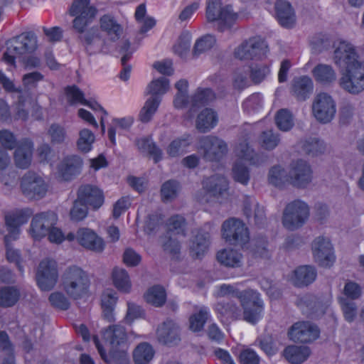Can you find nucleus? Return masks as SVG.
<instances>
[{
	"mask_svg": "<svg viewBox=\"0 0 364 364\" xmlns=\"http://www.w3.org/2000/svg\"><path fill=\"white\" fill-rule=\"evenodd\" d=\"M358 58L354 47L346 41H341L334 51L335 63L341 73L340 86L351 94L364 90V65Z\"/></svg>",
	"mask_w": 364,
	"mask_h": 364,
	"instance_id": "nucleus-1",
	"label": "nucleus"
},
{
	"mask_svg": "<svg viewBox=\"0 0 364 364\" xmlns=\"http://www.w3.org/2000/svg\"><path fill=\"white\" fill-rule=\"evenodd\" d=\"M102 335L105 341L111 346L108 354L97 336L93 337V341L104 362L107 364H129L126 328L119 324L112 325L104 329Z\"/></svg>",
	"mask_w": 364,
	"mask_h": 364,
	"instance_id": "nucleus-2",
	"label": "nucleus"
},
{
	"mask_svg": "<svg viewBox=\"0 0 364 364\" xmlns=\"http://www.w3.org/2000/svg\"><path fill=\"white\" fill-rule=\"evenodd\" d=\"M312 171L310 165L303 159L294 161L291 164V170L287 174L280 166H272L269 171L268 181L272 186L280 189L287 184L304 188L311 181Z\"/></svg>",
	"mask_w": 364,
	"mask_h": 364,
	"instance_id": "nucleus-3",
	"label": "nucleus"
},
{
	"mask_svg": "<svg viewBox=\"0 0 364 364\" xmlns=\"http://www.w3.org/2000/svg\"><path fill=\"white\" fill-rule=\"evenodd\" d=\"M220 292L223 296L230 295L238 299L242 308L243 320L255 325L262 319L264 312V304L259 294L250 289L240 291L230 284H222Z\"/></svg>",
	"mask_w": 364,
	"mask_h": 364,
	"instance_id": "nucleus-4",
	"label": "nucleus"
},
{
	"mask_svg": "<svg viewBox=\"0 0 364 364\" xmlns=\"http://www.w3.org/2000/svg\"><path fill=\"white\" fill-rule=\"evenodd\" d=\"M57 220V214L53 211L48 210L37 213L33 216L31 223V235L36 240H40L48 236L50 242L61 244L65 237L62 230L55 227Z\"/></svg>",
	"mask_w": 364,
	"mask_h": 364,
	"instance_id": "nucleus-5",
	"label": "nucleus"
},
{
	"mask_svg": "<svg viewBox=\"0 0 364 364\" xmlns=\"http://www.w3.org/2000/svg\"><path fill=\"white\" fill-rule=\"evenodd\" d=\"M169 89L168 79L161 77L153 80L147 86L145 95H151L139 113V120L146 124L151 122L157 112L161 102V95Z\"/></svg>",
	"mask_w": 364,
	"mask_h": 364,
	"instance_id": "nucleus-6",
	"label": "nucleus"
},
{
	"mask_svg": "<svg viewBox=\"0 0 364 364\" xmlns=\"http://www.w3.org/2000/svg\"><path fill=\"white\" fill-rule=\"evenodd\" d=\"M63 286L70 298L78 300L88 294L90 281L82 269L73 265L68 267L63 273Z\"/></svg>",
	"mask_w": 364,
	"mask_h": 364,
	"instance_id": "nucleus-7",
	"label": "nucleus"
},
{
	"mask_svg": "<svg viewBox=\"0 0 364 364\" xmlns=\"http://www.w3.org/2000/svg\"><path fill=\"white\" fill-rule=\"evenodd\" d=\"M186 220L181 215L171 216L165 223L166 233L163 236V250L172 255L180 254L181 244L178 236L186 235Z\"/></svg>",
	"mask_w": 364,
	"mask_h": 364,
	"instance_id": "nucleus-8",
	"label": "nucleus"
},
{
	"mask_svg": "<svg viewBox=\"0 0 364 364\" xmlns=\"http://www.w3.org/2000/svg\"><path fill=\"white\" fill-rule=\"evenodd\" d=\"M205 14L208 22H218V30L220 32L230 29L238 17L231 6L223 7L221 0H207Z\"/></svg>",
	"mask_w": 364,
	"mask_h": 364,
	"instance_id": "nucleus-9",
	"label": "nucleus"
},
{
	"mask_svg": "<svg viewBox=\"0 0 364 364\" xmlns=\"http://www.w3.org/2000/svg\"><path fill=\"white\" fill-rule=\"evenodd\" d=\"M90 0H74L69 9V15L75 17L73 27L78 33H83L95 17L97 9L90 6Z\"/></svg>",
	"mask_w": 364,
	"mask_h": 364,
	"instance_id": "nucleus-10",
	"label": "nucleus"
},
{
	"mask_svg": "<svg viewBox=\"0 0 364 364\" xmlns=\"http://www.w3.org/2000/svg\"><path fill=\"white\" fill-rule=\"evenodd\" d=\"M269 48L259 36H253L243 41L235 50L234 55L240 60H259L267 58Z\"/></svg>",
	"mask_w": 364,
	"mask_h": 364,
	"instance_id": "nucleus-11",
	"label": "nucleus"
},
{
	"mask_svg": "<svg viewBox=\"0 0 364 364\" xmlns=\"http://www.w3.org/2000/svg\"><path fill=\"white\" fill-rule=\"evenodd\" d=\"M222 236L226 242L244 248L250 241V232L245 224L240 219L230 218L222 225Z\"/></svg>",
	"mask_w": 364,
	"mask_h": 364,
	"instance_id": "nucleus-12",
	"label": "nucleus"
},
{
	"mask_svg": "<svg viewBox=\"0 0 364 364\" xmlns=\"http://www.w3.org/2000/svg\"><path fill=\"white\" fill-rule=\"evenodd\" d=\"M309 217V205L301 200H294L287 205L283 213L282 224L287 230H294L301 227Z\"/></svg>",
	"mask_w": 364,
	"mask_h": 364,
	"instance_id": "nucleus-13",
	"label": "nucleus"
},
{
	"mask_svg": "<svg viewBox=\"0 0 364 364\" xmlns=\"http://www.w3.org/2000/svg\"><path fill=\"white\" fill-rule=\"evenodd\" d=\"M199 149L203 151V159L210 162H220L228 153V144L214 136H203L198 139Z\"/></svg>",
	"mask_w": 364,
	"mask_h": 364,
	"instance_id": "nucleus-14",
	"label": "nucleus"
},
{
	"mask_svg": "<svg viewBox=\"0 0 364 364\" xmlns=\"http://www.w3.org/2000/svg\"><path fill=\"white\" fill-rule=\"evenodd\" d=\"M20 186L23 194L29 199H41L48 191V185L43 178L32 171L23 176Z\"/></svg>",
	"mask_w": 364,
	"mask_h": 364,
	"instance_id": "nucleus-15",
	"label": "nucleus"
},
{
	"mask_svg": "<svg viewBox=\"0 0 364 364\" xmlns=\"http://www.w3.org/2000/svg\"><path fill=\"white\" fill-rule=\"evenodd\" d=\"M58 279V264L54 259L46 258L41 261L36 272V282L42 291H50Z\"/></svg>",
	"mask_w": 364,
	"mask_h": 364,
	"instance_id": "nucleus-16",
	"label": "nucleus"
},
{
	"mask_svg": "<svg viewBox=\"0 0 364 364\" xmlns=\"http://www.w3.org/2000/svg\"><path fill=\"white\" fill-rule=\"evenodd\" d=\"M319 335V328L316 325L304 321L294 323L288 331L289 338L296 343H311L316 340Z\"/></svg>",
	"mask_w": 364,
	"mask_h": 364,
	"instance_id": "nucleus-17",
	"label": "nucleus"
},
{
	"mask_svg": "<svg viewBox=\"0 0 364 364\" xmlns=\"http://www.w3.org/2000/svg\"><path fill=\"white\" fill-rule=\"evenodd\" d=\"M312 251L315 261L320 267L330 268L336 260L333 245L329 239L318 237L312 244Z\"/></svg>",
	"mask_w": 364,
	"mask_h": 364,
	"instance_id": "nucleus-18",
	"label": "nucleus"
},
{
	"mask_svg": "<svg viewBox=\"0 0 364 364\" xmlns=\"http://www.w3.org/2000/svg\"><path fill=\"white\" fill-rule=\"evenodd\" d=\"M315 118L321 123H328L333 118L336 109V103L331 96L322 92L317 95L312 105Z\"/></svg>",
	"mask_w": 364,
	"mask_h": 364,
	"instance_id": "nucleus-19",
	"label": "nucleus"
},
{
	"mask_svg": "<svg viewBox=\"0 0 364 364\" xmlns=\"http://www.w3.org/2000/svg\"><path fill=\"white\" fill-rule=\"evenodd\" d=\"M33 215L31 208H21L7 213L4 216L5 224L9 233L13 240H17L20 234L21 225L28 223Z\"/></svg>",
	"mask_w": 364,
	"mask_h": 364,
	"instance_id": "nucleus-20",
	"label": "nucleus"
},
{
	"mask_svg": "<svg viewBox=\"0 0 364 364\" xmlns=\"http://www.w3.org/2000/svg\"><path fill=\"white\" fill-rule=\"evenodd\" d=\"M202 183L205 191L218 199L224 198L228 195L229 183L224 176L215 174L205 177Z\"/></svg>",
	"mask_w": 364,
	"mask_h": 364,
	"instance_id": "nucleus-21",
	"label": "nucleus"
},
{
	"mask_svg": "<svg viewBox=\"0 0 364 364\" xmlns=\"http://www.w3.org/2000/svg\"><path fill=\"white\" fill-rule=\"evenodd\" d=\"M77 198L92 210L99 209L105 202L102 191L90 184L82 185L79 188Z\"/></svg>",
	"mask_w": 364,
	"mask_h": 364,
	"instance_id": "nucleus-22",
	"label": "nucleus"
},
{
	"mask_svg": "<svg viewBox=\"0 0 364 364\" xmlns=\"http://www.w3.org/2000/svg\"><path fill=\"white\" fill-rule=\"evenodd\" d=\"M76 238L79 245L87 250L102 252L105 249V244L103 239L89 228H79L77 231Z\"/></svg>",
	"mask_w": 364,
	"mask_h": 364,
	"instance_id": "nucleus-23",
	"label": "nucleus"
},
{
	"mask_svg": "<svg viewBox=\"0 0 364 364\" xmlns=\"http://www.w3.org/2000/svg\"><path fill=\"white\" fill-rule=\"evenodd\" d=\"M34 145L33 141L27 138L19 141L14 153V160L16 166L21 169L28 168L31 164Z\"/></svg>",
	"mask_w": 364,
	"mask_h": 364,
	"instance_id": "nucleus-24",
	"label": "nucleus"
},
{
	"mask_svg": "<svg viewBox=\"0 0 364 364\" xmlns=\"http://www.w3.org/2000/svg\"><path fill=\"white\" fill-rule=\"evenodd\" d=\"M83 161L80 156L68 155L58 166L59 174L64 181H70L80 173Z\"/></svg>",
	"mask_w": 364,
	"mask_h": 364,
	"instance_id": "nucleus-25",
	"label": "nucleus"
},
{
	"mask_svg": "<svg viewBox=\"0 0 364 364\" xmlns=\"http://www.w3.org/2000/svg\"><path fill=\"white\" fill-rule=\"evenodd\" d=\"M214 311L221 322L239 320L242 316V309L230 299L218 302L214 306Z\"/></svg>",
	"mask_w": 364,
	"mask_h": 364,
	"instance_id": "nucleus-26",
	"label": "nucleus"
},
{
	"mask_svg": "<svg viewBox=\"0 0 364 364\" xmlns=\"http://www.w3.org/2000/svg\"><path fill=\"white\" fill-rule=\"evenodd\" d=\"M210 235L209 232L198 230L191 240L190 255L194 259H201L209 250Z\"/></svg>",
	"mask_w": 364,
	"mask_h": 364,
	"instance_id": "nucleus-27",
	"label": "nucleus"
},
{
	"mask_svg": "<svg viewBox=\"0 0 364 364\" xmlns=\"http://www.w3.org/2000/svg\"><path fill=\"white\" fill-rule=\"evenodd\" d=\"M160 342L173 346L177 345L180 341V329L178 326L172 320L165 321L157 330Z\"/></svg>",
	"mask_w": 364,
	"mask_h": 364,
	"instance_id": "nucleus-28",
	"label": "nucleus"
},
{
	"mask_svg": "<svg viewBox=\"0 0 364 364\" xmlns=\"http://www.w3.org/2000/svg\"><path fill=\"white\" fill-rule=\"evenodd\" d=\"M275 17L284 28H292L296 22L295 13L291 4L285 0H277L274 6Z\"/></svg>",
	"mask_w": 364,
	"mask_h": 364,
	"instance_id": "nucleus-29",
	"label": "nucleus"
},
{
	"mask_svg": "<svg viewBox=\"0 0 364 364\" xmlns=\"http://www.w3.org/2000/svg\"><path fill=\"white\" fill-rule=\"evenodd\" d=\"M212 94L210 88L198 87L190 97V107L186 114V118L187 119H192L199 109L208 105Z\"/></svg>",
	"mask_w": 364,
	"mask_h": 364,
	"instance_id": "nucleus-30",
	"label": "nucleus"
},
{
	"mask_svg": "<svg viewBox=\"0 0 364 364\" xmlns=\"http://www.w3.org/2000/svg\"><path fill=\"white\" fill-rule=\"evenodd\" d=\"M317 276L315 267L311 265L298 267L292 276V282L295 287H303L313 283Z\"/></svg>",
	"mask_w": 364,
	"mask_h": 364,
	"instance_id": "nucleus-31",
	"label": "nucleus"
},
{
	"mask_svg": "<svg viewBox=\"0 0 364 364\" xmlns=\"http://www.w3.org/2000/svg\"><path fill=\"white\" fill-rule=\"evenodd\" d=\"M118 300L117 293L111 289H105L101 296V307L104 319L113 322L114 318V309Z\"/></svg>",
	"mask_w": 364,
	"mask_h": 364,
	"instance_id": "nucleus-32",
	"label": "nucleus"
},
{
	"mask_svg": "<svg viewBox=\"0 0 364 364\" xmlns=\"http://www.w3.org/2000/svg\"><path fill=\"white\" fill-rule=\"evenodd\" d=\"M313 89V81L307 75L296 77L292 82V92L298 100L304 101L309 98Z\"/></svg>",
	"mask_w": 364,
	"mask_h": 364,
	"instance_id": "nucleus-33",
	"label": "nucleus"
},
{
	"mask_svg": "<svg viewBox=\"0 0 364 364\" xmlns=\"http://www.w3.org/2000/svg\"><path fill=\"white\" fill-rule=\"evenodd\" d=\"M218 122L217 112L211 108H205L197 116L196 127L200 132L206 133L213 129Z\"/></svg>",
	"mask_w": 364,
	"mask_h": 364,
	"instance_id": "nucleus-34",
	"label": "nucleus"
},
{
	"mask_svg": "<svg viewBox=\"0 0 364 364\" xmlns=\"http://www.w3.org/2000/svg\"><path fill=\"white\" fill-rule=\"evenodd\" d=\"M100 26L112 41H117L122 33V26L117 23L114 16L105 14L100 18Z\"/></svg>",
	"mask_w": 364,
	"mask_h": 364,
	"instance_id": "nucleus-35",
	"label": "nucleus"
},
{
	"mask_svg": "<svg viewBox=\"0 0 364 364\" xmlns=\"http://www.w3.org/2000/svg\"><path fill=\"white\" fill-rule=\"evenodd\" d=\"M218 262L227 267L237 268L242 265L243 256L240 252L230 249H223L216 254Z\"/></svg>",
	"mask_w": 364,
	"mask_h": 364,
	"instance_id": "nucleus-36",
	"label": "nucleus"
},
{
	"mask_svg": "<svg viewBox=\"0 0 364 364\" xmlns=\"http://www.w3.org/2000/svg\"><path fill=\"white\" fill-rule=\"evenodd\" d=\"M311 354V350L307 346L289 345L285 347L283 355L291 364H301L306 361Z\"/></svg>",
	"mask_w": 364,
	"mask_h": 364,
	"instance_id": "nucleus-37",
	"label": "nucleus"
},
{
	"mask_svg": "<svg viewBox=\"0 0 364 364\" xmlns=\"http://www.w3.org/2000/svg\"><path fill=\"white\" fill-rule=\"evenodd\" d=\"M192 144L191 134H184L183 136L172 140L166 148V152L170 157H178L188 152V148Z\"/></svg>",
	"mask_w": 364,
	"mask_h": 364,
	"instance_id": "nucleus-38",
	"label": "nucleus"
},
{
	"mask_svg": "<svg viewBox=\"0 0 364 364\" xmlns=\"http://www.w3.org/2000/svg\"><path fill=\"white\" fill-rule=\"evenodd\" d=\"M136 144L141 151L146 152L150 157H152L155 164L162 160V150L153 141L151 135L138 139Z\"/></svg>",
	"mask_w": 364,
	"mask_h": 364,
	"instance_id": "nucleus-39",
	"label": "nucleus"
},
{
	"mask_svg": "<svg viewBox=\"0 0 364 364\" xmlns=\"http://www.w3.org/2000/svg\"><path fill=\"white\" fill-rule=\"evenodd\" d=\"M312 74L316 82L323 85H331L336 80L333 68L323 63L316 65L312 70Z\"/></svg>",
	"mask_w": 364,
	"mask_h": 364,
	"instance_id": "nucleus-40",
	"label": "nucleus"
},
{
	"mask_svg": "<svg viewBox=\"0 0 364 364\" xmlns=\"http://www.w3.org/2000/svg\"><path fill=\"white\" fill-rule=\"evenodd\" d=\"M210 317V312L208 307L202 306L198 311L189 317V328L193 333L203 331L204 326Z\"/></svg>",
	"mask_w": 364,
	"mask_h": 364,
	"instance_id": "nucleus-41",
	"label": "nucleus"
},
{
	"mask_svg": "<svg viewBox=\"0 0 364 364\" xmlns=\"http://www.w3.org/2000/svg\"><path fill=\"white\" fill-rule=\"evenodd\" d=\"M155 350L147 342L139 343L133 351V360L135 364H148L154 358Z\"/></svg>",
	"mask_w": 364,
	"mask_h": 364,
	"instance_id": "nucleus-42",
	"label": "nucleus"
},
{
	"mask_svg": "<svg viewBox=\"0 0 364 364\" xmlns=\"http://www.w3.org/2000/svg\"><path fill=\"white\" fill-rule=\"evenodd\" d=\"M145 301L156 307L162 306L166 301V292L161 285H154L144 295Z\"/></svg>",
	"mask_w": 364,
	"mask_h": 364,
	"instance_id": "nucleus-43",
	"label": "nucleus"
},
{
	"mask_svg": "<svg viewBox=\"0 0 364 364\" xmlns=\"http://www.w3.org/2000/svg\"><path fill=\"white\" fill-rule=\"evenodd\" d=\"M21 297L19 289L16 287L6 286L0 288V306L4 308L12 307L18 301Z\"/></svg>",
	"mask_w": 364,
	"mask_h": 364,
	"instance_id": "nucleus-44",
	"label": "nucleus"
},
{
	"mask_svg": "<svg viewBox=\"0 0 364 364\" xmlns=\"http://www.w3.org/2000/svg\"><path fill=\"white\" fill-rule=\"evenodd\" d=\"M112 278L114 287L124 293H129L132 284L127 272L124 269L114 267L112 270Z\"/></svg>",
	"mask_w": 364,
	"mask_h": 364,
	"instance_id": "nucleus-45",
	"label": "nucleus"
},
{
	"mask_svg": "<svg viewBox=\"0 0 364 364\" xmlns=\"http://www.w3.org/2000/svg\"><path fill=\"white\" fill-rule=\"evenodd\" d=\"M164 215L158 211L149 214L144 223V232L149 235L156 233L164 225Z\"/></svg>",
	"mask_w": 364,
	"mask_h": 364,
	"instance_id": "nucleus-46",
	"label": "nucleus"
},
{
	"mask_svg": "<svg viewBox=\"0 0 364 364\" xmlns=\"http://www.w3.org/2000/svg\"><path fill=\"white\" fill-rule=\"evenodd\" d=\"M262 95L259 92H255L247 97L242 104L244 113L253 114L258 112L262 107Z\"/></svg>",
	"mask_w": 364,
	"mask_h": 364,
	"instance_id": "nucleus-47",
	"label": "nucleus"
},
{
	"mask_svg": "<svg viewBox=\"0 0 364 364\" xmlns=\"http://www.w3.org/2000/svg\"><path fill=\"white\" fill-rule=\"evenodd\" d=\"M14 240L11 238V235L4 236V244L6 247V259L10 263H14L17 269L21 273L23 272V267L22 265V259L21 252L18 250H14L11 246V242Z\"/></svg>",
	"mask_w": 364,
	"mask_h": 364,
	"instance_id": "nucleus-48",
	"label": "nucleus"
},
{
	"mask_svg": "<svg viewBox=\"0 0 364 364\" xmlns=\"http://www.w3.org/2000/svg\"><path fill=\"white\" fill-rule=\"evenodd\" d=\"M180 188L179 182L170 179L165 181L161 188V195L163 202L166 203L175 199Z\"/></svg>",
	"mask_w": 364,
	"mask_h": 364,
	"instance_id": "nucleus-49",
	"label": "nucleus"
},
{
	"mask_svg": "<svg viewBox=\"0 0 364 364\" xmlns=\"http://www.w3.org/2000/svg\"><path fill=\"white\" fill-rule=\"evenodd\" d=\"M95 140V136L91 130L82 129L79 132V138L77 141V149L81 152L87 153L92 150Z\"/></svg>",
	"mask_w": 364,
	"mask_h": 364,
	"instance_id": "nucleus-50",
	"label": "nucleus"
},
{
	"mask_svg": "<svg viewBox=\"0 0 364 364\" xmlns=\"http://www.w3.org/2000/svg\"><path fill=\"white\" fill-rule=\"evenodd\" d=\"M280 142V136L272 129L263 131L259 137L261 147L265 150L274 149Z\"/></svg>",
	"mask_w": 364,
	"mask_h": 364,
	"instance_id": "nucleus-51",
	"label": "nucleus"
},
{
	"mask_svg": "<svg viewBox=\"0 0 364 364\" xmlns=\"http://www.w3.org/2000/svg\"><path fill=\"white\" fill-rule=\"evenodd\" d=\"M275 122L279 129L287 132L294 127L293 115L287 109H281L276 114Z\"/></svg>",
	"mask_w": 364,
	"mask_h": 364,
	"instance_id": "nucleus-52",
	"label": "nucleus"
},
{
	"mask_svg": "<svg viewBox=\"0 0 364 364\" xmlns=\"http://www.w3.org/2000/svg\"><path fill=\"white\" fill-rule=\"evenodd\" d=\"M14 43H21V46L19 48V50L23 52H28L33 50L36 47L37 40L36 37L33 32L23 33L13 40Z\"/></svg>",
	"mask_w": 364,
	"mask_h": 364,
	"instance_id": "nucleus-53",
	"label": "nucleus"
},
{
	"mask_svg": "<svg viewBox=\"0 0 364 364\" xmlns=\"http://www.w3.org/2000/svg\"><path fill=\"white\" fill-rule=\"evenodd\" d=\"M65 94L70 105L87 104V100L85 98L84 93L75 85L65 87Z\"/></svg>",
	"mask_w": 364,
	"mask_h": 364,
	"instance_id": "nucleus-54",
	"label": "nucleus"
},
{
	"mask_svg": "<svg viewBox=\"0 0 364 364\" xmlns=\"http://www.w3.org/2000/svg\"><path fill=\"white\" fill-rule=\"evenodd\" d=\"M302 149L308 155L318 156L325 151L326 145L318 138H310L304 142Z\"/></svg>",
	"mask_w": 364,
	"mask_h": 364,
	"instance_id": "nucleus-55",
	"label": "nucleus"
},
{
	"mask_svg": "<svg viewBox=\"0 0 364 364\" xmlns=\"http://www.w3.org/2000/svg\"><path fill=\"white\" fill-rule=\"evenodd\" d=\"M216 39L213 35L206 34L198 39L194 45L193 53L198 55L210 49L215 44Z\"/></svg>",
	"mask_w": 364,
	"mask_h": 364,
	"instance_id": "nucleus-56",
	"label": "nucleus"
},
{
	"mask_svg": "<svg viewBox=\"0 0 364 364\" xmlns=\"http://www.w3.org/2000/svg\"><path fill=\"white\" fill-rule=\"evenodd\" d=\"M270 66L271 63L267 65L263 63L256 64L255 66L251 65L250 69L252 80L256 84L260 83L270 73Z\"/></svg>",
	"mask_w": 364,
	"mask_h": 364,
	"instance_id": "nucleus-57",
	"label": "nucleus"
},
{
	"mask_svg": "<svg viewBox=\"0 0 364 364\" xmlns=\"http://www.w3.org/2000/svg\"><path fill=\"white\" fill-rule=\"evenodd\" d=\"M234 180L243 185H247L250 181V171L248 168L240 161L235 162L232 168Z\"/></svg>",
	"mask_w": 364,
	"mask_h": 364,
	"instance_id": "nucleus-58",
	"label": "nucleus"
},
{
	"mask_svg": "<svg viewBox=\"0 0 364 364\" xmlns=\"http://www.w3.org/2000/svg\"><path fill=\"white\" fill-rule=\"evenodd\" d=\"M48 134L50 136L53 144H60L64 142L67 133L64 127L53 123L48 128Z\"/></svg>",
	"mask_w": 364,
	"mask_h": 364,
	"instance_id": "nucleus-59",
	"label": "nucleus"
},
{
	"mask_svg": "<svg viewBox=\"0 0 364 364\" xmlns=\"http://www.w3.org/2000/svg\"><path fill=\"white\" fill-rule=\"evenodd\" d=\"M90 207L83 203L79 198L74 201L70 210V218L73 220L80 221L85 218Z\"/></svg>",
	"mask_w": 364,
	"mask_h": 364,
	"instance_id": "nucleus-60",
	"label": "nucleus"
},
{
	"mask_svg": "<svg viewBox=\"0 0 364 364\" xmlns=\"http://www.w3.org/2000/svg\"><path fill=\"white\" fill-rule=\"evenodd\" d=\"M241 149L239 152V156L248 161L251 165H258L259 164V156L252 149L248 143L240 144Z\"/></svg>",
	"mask_w": 364,
	"mask_h": 364,
	"instance_id": "nucleus-61",
	"label": "nucleus"
},
{
	"mask_svg": "<svg viewBox=\"0 0 364 364\" xmlns=\"http://www.w3.org/2000/svg\"><path fill=\"white\" fill-rule=\"evenodd\" d=\"M0 144L5 150H13L16 149L19 142L14 134L9 129L0 130Z\"/></svg>",
	"mask_w": 364,
	"mask_h": 364,
	"instance_id": "nucleus-62",
	"label": "nucleus"
},
{
	"mask_svg": "<svg viewBox=\"0 0 364 364\" xmlns=\"http://www.w3.org/2000/svg\"><path fill=\"white\" fill-rule=\"evenodd\" d=\"M339 303L343 314L345 320L348 322H353L357 315V307L354 302L348 301L344 298L339 299Z\"/></svg>",
	"mask_w": 364,
	"mask_h": 364,
	"instance_id": "nucleus-63",
	"label": "nucleus"
},
{
	"mask_svg": "<svg viewBox=\"0 0 364 364\" xmlns=\"http://www.w3.org/2000/svg\"><path fill=\"white\" fill-rule=\"evenodd\" d=\"M48 300L52 306L60 310H68L70 303L68 298L60 291H55L50 294Z\"/></svg>",
	"mask_w": 364,
	"mask_h": 364,
	"instance_id": "nucleus-64",
	"label": "nucleus"
}]
</instances>
